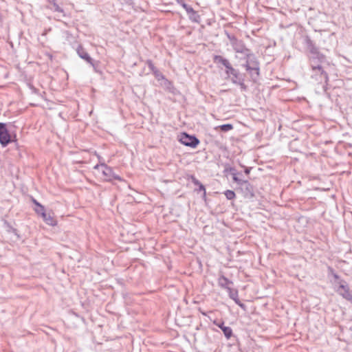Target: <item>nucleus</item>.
I'll use <instances>...</instances> for the list:
<instances>
[{
  "instance_id": "f257e3e1",
  "label": "nucleus",
  "mask_w": 352,
  "mask_h": 352,
  "mask_svg": "<svg viewBox=\"0 0 352 352\" xmlns=\"http://www.w3.org/2000/svg\"><path fill=\"white\" fill-rule=\"evenodd\" d=\"M230 41L234 51L240 55H236V58L244 60L241 65L255 80L259 75V65L255 56L250 53L248 49L245 48L241 41L234 38H231Z\"/></svg>"
},
{
  "instance_id": "f03ea898",
  "label": "nucleus",
  "mask_w": 352,
  "mask_h": 352,
  "mask_svg": "<svg viewBox=\"0 0 352 352\" xmlns=\"http://www.w3.org/2000/svg\"><path fill=\"white\" fill-rule=\"evenodd\" d=\"M309 52L310 65L312 70L319 73L321 79H324L327 82L328 80V75L321 66V64L325 60V56L320 54L318 49L314 47H311Z\"/></svg>"
},
{
  "instance_id": "7ed1b4c3",
  "label": "nucleus",
  "mask_w": 352,
  "mask_h": 352,
  "mask_svg": "<svg viewBox=\"0 0 352 352\" xmlns=\"http://www.w3.org/2000/svg\"><path fill=\"white\" fill-rule=\"evenodd\" d=\"M336 292L344 299L352 302V291L350 289L349 285L346 280H340Z\"/></svg>"
},
{
  "instance_id": "20e7f679",
  "label": "nucleus",
  "mask_w": 352,
  "mask_h": 352,
  "mask_svg": "<svg viewBox=\"0 0 352 352\" xmlns=\"http://www.w3.org/2000/svg\"><path fill=\"white\" fill-rule=\"evenodd\" d=\"M226 72L228 76H232L231 80L234 84L239 85L242 89H245L244 79L236 69L231 67L230 69H226Z\"/></svg>"
},
{
  "instance_id": "39448f33",
  "label": "nucleus",
  "mask_w": 352,
  "mask_h": 352,
  "mask_svg": "<svg viewBox=\"0 0 352 352\" xmlns=\"http://www.w3.org/2000/svg\"><path fill=\"white\" fill-rule=\"evenodd\" d=\"M11 142L10 135L6 127V124L0 122V143L3 146H6Z\"/></svg>"
},
{
  "instance_id": "423d86ee",
  "label": "nucleus",
  "mask_w": 352,
  "mask_h": 352,
  "mask_svg": "<svg viewBox=\"0 0 352 352\" xmlns=\"http://www.w3.org/2000/svg\"><path fill=\"white\" fill-rule=\"evenodd\" d=\"M180 142L186 146L195 148L199 143V140L195 136L189 135L186 133H183L180 138Z\"/></svg>"
},
{
  "instance_id": "0eeeda50",
  "label": "nucleus",
  "mask_w": 352,
  "mask_h": 352,
  "mask_svg": "<svg viewBox=\"0 0 352 352\" xmlns=\"http://www.w3.org/2000/svg\"><path fill=\"white\" fill-rule=\"evenodd\" d=\"M232 284H233V282L232 280H230V279H228L227 277H226L224 275H221L218 278V285L221 287L226 289L227 291L230 290V289L231 288L230 285H232Z\"/></svg>"
},
{
  "instance_id": "6e6552de",
  "label": "nucleus",
  "mask_w": 352,
  "mask_h": 352,
  "mask_svg": "<svg viewBox=\"0 0 352 352\" xmlns=\"http://www.w3.org/2000/svg\"><path fill=\"white\" fill-rule=\"evenodd\" d=\"M99 166H100V165L97 164L95 166L94 168H96V169L98 168ZM100 166H102L103 168L102 174L106 177L105 179L108 181H111V175H113V173L112 168L109 166H107L104 164H101Z\"/></svg>"
},
{
  "instance_id": "1a4fd4ad",
  "label": "nucleus",
  "mask_w": 352,
  "mask_h": 352,
  "mask_svg": "<svg viewBox=\"0 0 352 352\" xmlns=\"http://www.w3.org/2000/svg\"><path fill=\"white\" fill-rule=\"evenodd\" d=\"M77 54L82 59L85 60L87 63L93 65L92 58L88 54V53L85 50V49L81 46H78L77 48Z\"/></svg>"
},
{
  "instance_id": "9d476101",
  "label": "nucleus",
  "mask_w": 352,
  "mask_h": 352,
  "mask_svg": "<svg viewBox=\"0 0 352 352\" xmlns=\"http://www.w3.org/2000/svg\"><path fill=\"white\" fill-rule=\"evenodd\" d=\"M214 60L217 63L222 64L226 68V69H230V67H232L228 60H227L226 58H223L221 56H215L214 58Z\"/></svg>"
},
{
  "instance_id": "9b49d317",
  "label": "nucleus",
  "mask_w": 352,
  "mask_h": 352,
  "mask_svg": "<svg viewBox=\"0 0 352 352\" xmlns=\"http://www.w3.org/2000/svg\"><path fill=\"white\" fill-rule=\"evenodd\" d=\"M42 218L43 219V221L48 225L50 226H56V220L54 219V217L50 213L47 214H44L43 216H42Z\"/></svg>"
},
{
  "instance_id": "f8f14e48",
  "label": "nucleus",
  "mask_w": 352,
  "mask_h": 352,
  "mask_svg": "<svg viewBox=\"0 0 352 352\" xmlns=\"http://www.w3.org/2000/svg\"><path fill=\"white\" fill-rule=\"evenodd\" d=\"M327 274L329 277L331 276L334 278V283L337 285L340 280H341L340 276L335 272L333 268L331 266H328L327 267Z\"/></svg>"
},
{
  "instance_id": "ddd939ff",
  "label": "nucleus",
  "mask_w": 352,
  "mask_h": 352,
  "mask_svg": "<svg viewBox=\"0 0 352 352\" xmlns=\"http://www.w3.org/2000/svg\"><path fill=\"white\" fill-rule=\"evenodd\" d=\"M33 203L36 206V208H34L36 214H40L42 217L44 214L46 213L44 206L38 203L36 199H33Z\"/></svg>"
},
{
  "instance_id": "4468645a",
  "label": "nucleus",
  "mask_w": 352,
  "mask_h": 352,
  "mask_svg": "<svg viewBox=\"0 0 352 352\" xmlns=\"http://www.w3.org/2000/svg\"><path fill=\"white\" fill-rule=\"evenodd\" d=\"M227 292H228L229 297L233 300L234 302H236L239 300L237 289L230 288V290Z\"/></svg>"
},
{
  "instance_id": "2eb2a0df",
  "label": "nucleus",
  "mask_w": 352,
  "mask_h": 352,
  "mask_svg": "<svg viewBox=\"0 0 352 352\" xmlns=\"http://www.w3.org/2000/svg\"><path fill=\"white\" fill-rule=\"evenodd\" d=\"M176 1L185 9L187 13H193L195 14V10L193 8L187 5L184 0H176Z\"/></svg>"
},
{
  "instance_id": "dca6fc26",
  "label": "nucleus",
  "mask_w": 352,
  "mask_h": 352,
  "mask_svg": "<svg viewBox=\"0 0 352 352\" xmlns=\"http://www.w3.org/2000/svg\"><path fill=\"white\" fill-rule=\"evenodd\" d=\"M221 331L227 340H229L233 335L232 329L230 327L225 326Z\"/></svg>"
},
{
  "instance_id": "f3484780",
  "label": "nucleus",
  "mask_w": 352,
  "mask_h": 352,
  "mask_svg": "<svg viewBox=\"0 0 352 352\" xmlns=\"http://www.w3.org/2000/svg\"><path fill=\"white\" fill-rule=\"evenodd\" d=\"M224 195L226 197V198L229 200L234 199L236 196L234 192L230 190H227L226 191H225Z\"/></svg>"
},
{
  "instance_id": "a211bd4d",
  "label": "nucleus",
  "mask_w": 352,
  "mask_h": 352,
  "mask_svg": "<svg viewBox=\"0 0 352 352\" xmlns=\"http://www.w3.org/2000/svg\"><path fill=\"white\" fill-rule=\"evenodd\" d=\"M222 131L226 132L233 129V126L230 124H223L218 126Z\"/></svg>"
},
{
  "instance_id": "6ab92c4d",
  "label": "nucleus",
  "mask_w": 352,
  "mask_h": 352,
  "mask_svg": "<svg viewBox=\"0 0 352 352\" xmlns=\"http://www.w3.org/2000/svg\"><path fill=\"white\" fill-rule=\"evenodd\" d=\"M189 14V18L192 21L198 22L199 16L197 14V12L195 11V14L193 13H188Z\"/></svg>"
},
{
  "instance_id": "aec40b11",
  "label": "nucleus",
  "mask_w": 352,
  "mask_h": 352,
  "mask_svg": "<svg viewBox=\"0 0 352 352\" xmlns=\"http://www.w3.org/2000/svg\"><path fill=\"white\" fill-rule=\"evenodd\" d=\"M153 74L155 76V78L158 80H160L164 78L163 74L158 69L154 71V72H153Z\"/></svg>"
},
{
  "instance_id": "412c9836",
  "label": "nucleus",
  "mask_w": 352,
  "mask_h": 352,
  "mask_svg": "<svg viewBox=\"0 0 352 352\" xmlns=\"http://www.w3.org/2000/svg\"><path fill=\"white\" fill-rule=\"evenodd\" d=\"M213 324L218 327L221 330H222V329L225 327L224 322L223 320L218 321L217 320H214L213 321Z\"/></svg>"
},
{
  "instance_id": "4be33fe9",
  "label": "nucleus",
  "mask_w": 352,
  "mask_h": 352,
  "mask_svg": "<svg viewBox=\"0 0 352 352\" xmlns=\"http://www.w3.org/2000/svg\"><path fill=\"white\" fill-rule=\"evenodd\" d=\"M146 64L149 69L152 71V72H154V71L157 70V69L154 66L153 62L151 60H148L146 61Z\"/></svg>"
},
{
  "instance_id": "5701e85b",
  "label": "nucleus",
  "mask_w": 352,
  "mask_h": 352,
  "mask_svg": "<svg viewBox=\"0 0 352 352\" xmlns=\"http://www.w3.org/2000/svg\"><path fill=\"white\" fill-rule=\"evenodd\" d=\"M237 305H239L242 309L244 311L246 310V305L243 303L240 300H239L236 302H235Z\"/></svg>"
},
{
  "instance_id": "b1692460",
  "label": "nucleus",
  "mask_w": 352,
  "mask_h": 352,
  "mask_svg": "<svg viewBox=\"0 0 352 352\" xmlns=\"http://www.w3.org/2000/svg\"><path fill=\"white\" fill-rule=\"evenodd\" d=\"M194 183L195 184L199 186L200 190L206 191L205 187L198 180L195 179Z\"/></svg>"
},
{
  "instance_id": "393cba45",
  "label": "nucleus",
  "mask_w": 352,
  "mask_h": 352,
  "mask_svg": "<svg viewBox=\"0 0 352 352\" xmlns=\"http://www.w3.org/2000/svg\"><path fill=\"white\" fill-rule=\"evenodd\" d=\"M112 179H116L118 181H122V179L118 175H116L114 173H113V175H111V180Z\"/></svg>"
},
{
  "instance_id": "a878e982",
  "label": "nucleus",
  "mask_w": 352,
  "mask_h": 352,
  "mask_svg": "<svg viewBox=\"0 0 352 352\" xmlns=\"http://www.w3.org/2000/svg\"><path fill=\"white\" fill-rule=\"evenodd\" d=\"M233 180L239 184H242V180L239 179L236 174H233Z\"/></svg>"
},
{
  "instance_id": "bb28decb",
  "label": "nucleus",
  "mask_w": 352,
  "mask_h": 352,
  "mask_svg": "<svg viewBox=\"0 0 352 352\" xmlns=\"http://www.w3.org/2000/svg\"><path fill=\"white\" fill-rule=\"evenodd\" d=\"M54 9L57 12H63V10L56 4H54Z\"/></svg>"
},
{
  "instance_id": "cd10ccee",
  "label": "nucleus",
  "mask_w": 352,
  "mask_h": 352,
  "mask_svg": "<svg viewBox=\"0 0 352 352\" xmlns=\"http://www.w3.org/2000/svg\"><path fill=\"white\" fill-rule=\"evenodd\" d=\"M245 172L246 174H248L250 171H249L248 169H246Z\"/></svg>"
},
{
  "instance_id": "c85d7f7f",
  "label": "nucleus",
  "mask_w": 352,
  "mask_h": 352,
  "mask_svg": "<svg viewBox=\"0 0 352 352\" xmlns=\"http://www.w3.org/2000/svg\"><path fill=\"white\" fill-rule=\"evenodd\" d=\"M202 314L204 315V316L206 315V313H204V312H202Z\"/></svg>"
}]
</instances>
